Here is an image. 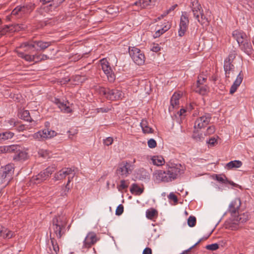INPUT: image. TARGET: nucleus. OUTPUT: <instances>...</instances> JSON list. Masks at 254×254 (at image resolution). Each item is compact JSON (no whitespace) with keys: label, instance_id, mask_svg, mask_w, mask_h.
<instances>
[{"label":"nucleus","instance_id":"nucleus-1","mask_svg":"<svg viewBox=\"0 0 254 254\" xmlns=\"http://www.w3.org/2000/svg\"><path fill=\"white\" fill-rule=\"evenodd\" d=\"M67 219L65 215L60 214L55 216L50 226V240L55 254L59 251V247L55 237L60 239L66 232Z\"/></svg>","mask_w":254,"mask_h":254},{"label":"nucleus","instance_id":"nucleus-2","mask_svg":"<svg viewBox=\"0 0 254 254\" xmlns=\"http://www.w3.org/2000/svg\"><path fill=\"white\" fill-rule=\"evenodd\" d=\"M166 171L158 170L153 173L154 180L157 182H169L176 180L184 173L185 167L172 160L166 164Z\"/></svg>","mask_w":254,"mask_h":254},{"label":"nucleus","instance_id":"nucleus-3","mask_svg":"<svg viewBox=\"0 0 254 254\" xmlns=\"http://www.w3.org/2000/svg\"><path fill=\"white\" fill-rule=\"evenodd\" d=\"M3 153H13V159L16 161H25L28 159L29 155L26 150H25L20 145L13 144L2 146L0 148Z\"/></svg>","mask_w":254,"mask_h":254},{"label":"nucleus","instance_id":"nucleus-4","mask_svg":"<svg viewBox=\"0 0 254 254\" xmlns=\"http://www.w3.org/2000/svg\"><path fill=\"white\" fill-rule=\"evenodd\" d=\"M13 165L8 164L0 168V185H7L10 181L14 173Z\"/></svg>","mask_w":254,"mask_h":254},{"label":"nucleus","instance_id":"nucleus-5","mask_svg":"<svg viewBox=\"0 0 254 254\" xmlns=\"http://www.w3.org/2000/svg\"><path fill=\"white\" fill-rule=\"evenodd\" d=\"M55 170L56 166L55 165L49 166L37 175L33 176L30 179V182L34 184H40L49 178Z\"/></svg>","mask_w":254,"mask_h":254},{"label":"nucleus","instance_id":"nucleus-6","mask_svg":"<svg viewBox=\"0 0 254 254\" xmlns=\"http://www.w3.org/2000/svg\"><path fill=\"white\" fill-rule=\"evenodd\" d=\"M75 174L74 170L72 168H65L55 174L53 179L55 181L61 180L64 179L67 176H68V181L65 188V190H67V191H68L69 190V188L68 187V185L74 177Z\"/></svg>","mask_w":254,"mask_h":254},{"label":"nucleus","instance_id":"nucleus-7","mask_svg":"<svg viewBox=\"0 0 254 254\" xmlns=\"http://www.w3.org/2000/svg\"><path fill=\"white\" fill-rule=\"evenodd\" d=\"M128 53L133 62L137 65H142L145 62V57L140 49L129 47Z\"/></svg>","mask_w":254,"mask_h":254},{"label":"nucleus","instance_id":"nucleus-8","mask_svg":"<svg viewBox=\"0 0 254 254\" xmlns=\"http://www.w3.org/2000/svg\"><path fill=\"white\" fill-rule=\"evenodd\" d=\"M211 115L209 113H204L203 115L197 118L194 123V127L201 129L206 127L210 123Z\"/></svg>","mask_w":254,"mask_h":254},{"label":"nucleus","instance_id":"nucleus-9","mask_svg":"<svg viewBox=\"0 0 254 254\" xmlns=\"http://www.w3.org/2000/svg\"><path fill=\"white\" fill-rule=\"evenodd\" d=\"M100 64L102 67V69L106 75L108 80L111 82H113L115 79V76L113 73L112 69L110 66L108 62L106 59H103L100 60Z\"/></svg>","mask_w":254,"mask_h":254},{"label":"nucleus","instance_id":"nucleus-10","mask_svg":"<svg viewBox=\"0 0 254 254\" xmlns=\"http://www.w3.org/2000/svg\"><path fill=\"white\" fill-rule=\"evenodd\" d=\"M189 23V19L187 12L186 11L182 12L179 25L180 28L178 31L179 36L182 37L185 35L188 29Z\"/></svg>","mask_w":254,"mask_h":254},{"label":"nucleus","instance_id":"nucleus-11","mask_svg":"<svg viewBox=\"0 0 254 254\" xmlns=\"http://www.w3.org/2000/svg\"><path fill=\"white\" fill-rule=\"evenodd\" d=\"M129 166V164L127 162L122 161L119 164L116 173L119 176L126 177L131 172Z\"/></svg>","mask_w":254,"mask_h":254},{"label":"nucleus","instance_id":"nucleus-12","mask_svg":"<svg viewBox=\"0 0 254 254\" xmlns=\"http://www.w3.org/2000/svg\"><path fill=\"white\" fill-rule=\"evenodd\" d=\"M99 239L97 238L95 233L89 232L85 237L83 244V248L89 249L94 245Z\"/></svg>","mask_w":254,"mask_h":254},{"label":"nucleus","instance_id":"nucleus-13","mask_svg":"<svg viewBox=\"0 0 254 254\" xmlns=\"http://www.w3.org/2000/svg\"><path fill=\"white\" fill-rule=\"evenodd\" d=\"M241 205V200L239 198L234 199L229 204L228 212L230 213L233 218L239 214V210Z\"/></svg>","mask_w":254,"mask_h":254},{"label":"nucleus","instance_id":"nucleus-14","mask_svg":"<svg viewBox=\"0 0 254 254\" xmlns=\"http://www.w3.org/2000/svg\"><path fill=\"white\" fill-rule=\"evenodd\" d=\"M190 7L195 19H198V15L203 12V9L198 0H191Z\"/></svg>","mask_w":254,"mask_h":254},{"label":"nucleus","instance_id":"nucleus-15","mask_svg":"<svg viewBox=\"0 0 254 254\" xmlns=\"http://www.w3.org/2000/svg\"><path fill=\"white\" fill-rule=\"evenodd\" d=\"M123 96L124 94L122 91L116 89H109L108 94L106 95V98L114 101L121 99Z\"/></svg>","mask_w":254,"mask_h":254},{"label":"nucleus","instance_id":"nucleus-16","mask_svg":"<svg viewBox=\"0 0 254 254\" xmlns=\"http://www.w3.org/2000/svg\"><path fill=\"white\" fill-rule=\"evenodd\" d=\"M233 36L237 40L239 45L248 40L246 34L241 31L235 30L233 32Z\"/></svg>","mask_w":254,"mask_h":254},{"label":"nucleus","instance_id":"nucleus-17","mask_svg":"<svg viewBox=\"0 0 254 254\" xmlns=\"http://www.w3.org/2000/svg\"><path fill=\"white\" fill-rule=\"evenodd\" d=\"M136 178L140 181H149L150 178V174L143 168L138 169L136 173Z\"/></svg>","mask_w":254,"mask_h":254},{"label":"nucleus","instance_id":"nucleus-18","mask_svg":"<svg viewBox=\"0 0 254 254\" xmlns=\"http://www.w3.org/2000/svg\"><path fill=\"white\" fill-rule=\"evenodd\" d=\"M243 79V74H242V71H241L230 88V94H233L236 91L238 87L242 83Z\"/></svg>","mask_w":254,"mask_h":254},{"label":"nucleus","instance_id":"nucleus-19","mask_svg":"<svg viewBox=\"0 0 254 254\" xmlns=\"http://www.w3.org/2000/svg\"><path fill=\"white\" fill-rule=\"evenodd\" d=\"M53 102L58 106V108L60 109L62 111L66 113L71 112L70 107L67 106L66 104L64 103V102H62L60 99L54 98Z\"/></svg>","mask_w":254,"mask_h":254},{"label":"nucleus","instance_id":"nucleus-20","mask_svg":"<svg viewBox=\"0 0 254 254\" xmlns=\"http://www.w3.org/2000/svg\"><path fill=\"white\" fill-rule=\"evenodd\" d=\"M19 49H22L23 52L32 53L36 50L34 41L23 43L19 46Z\"/></svg>","mask_w":254,"mask_h":254},{"label":"nucleus","instance_id":"nucleus-21","mask_svg":"<svg viewBox=\"0 0 254 254\" xmlns=\"http://www.w3.org/2000/svg\"><path fill=\"white\" fill-rule=\"evenodd\" d=\"M249 219V215L248 213H243L239 214L238 215H236L233 218L234 224H240L246 222Z\"/></svg>","mask_w":254,"mask_h":254},{"label":"nucleus","instance_id":"nucleus-22","mask_svg":"<svg viewBox=\"0 0 254 254\" xmlns=\"http://www.w3.org/2000/svg\"><path fill=\"white\" fill-rule=\"evenodd\" d=\"M241 49L248 55L252 53L253 48L251 42L248 40L239 45Z\"/></svg>","mask_w":254,"mask_h":254},{"label":"nucleus","instance_id":"nucleus-23","mask_svg":"<svg viewBox=\"0 0 254 254\" xmlns=\"http://www.w3.org/2000/svg\"><path fill=\"white\" fill-rule=\"evenodd\" d=\"M36 50L44 51L51 45V42H44L42 41H34Z\"/></svg>","mask_w":254,"mask_h":254},{"label":"nucleus","instance_id":"nucleus-24","mask_svg":"<svg viewBox=\"0 0 254 254\" xmlns=\"http://www.w3.org/2000/svg\"><path fill=\"white\" fill-rule=\"evenodd\" d=\"M233 62L229 61L226 59L224 61V69L226 77L229 78L230 77V71L234 68V65L232 64Z\"/></svg>","mask_w":254,"mask_h":254},{"label":"nucleus","instance_id":"nucleus-25","mask_svg":"<svg viewBox=\"0 0 254 254\" xmlns=\"http://www.w3.org/2000/svg\"><path fill=\"white\" fill-rule=\"evenodd\" d=\"M209 87L206 85H196L194 91L201 95H206L209 92Z\"/></svg>","mask_w":254,"mask_h":254},{"label":"nucleus","instance_id":"nucleus-26","mask_svg":"<svg viewBox=\"0 0 254 254\" xmlns=\"http://www.w3.org/2000/svg\"><path fill=\"white\" fill-rule=\"evenodd\" d=\"M215 179L222 184H229L234 187H235L237 185L233 182L228 180L226 176L224 175H215Z\"/></svg>","mask_w":254,"mask_h":254},{"label":"nucleus","instance_id":"nucleus-27","mask_svg":"<svg viewBox=\"0 0 254 254\" xmlns=\"http://www.w3.org/2000/svg\"><path fill=\"white\" fill-rule=\"evenodd\" d=\"M242 162L240 160L231 161L226 164L225 168L227 170H231L233 168H238L242 166Z\"/></svg>","mask_w":254,"mask_h":254},{"label":"nucleus","instance_id":"nucleus-28","mask_svg":"<svg viewBox=\"0 0 254 254\" xmlns=\"http://www.w3.org/2000/svg\"><path fill=\"white\" fill-rule=\"evenodd\" d=\"M13 236V233L7 230L6 228L0 226V236L4 239H10Z\"/></svg>","mask_w":254,"mask_h":254},{"label":"nucleus","instance_id":"nucleus-29","mask_svg":"<svg viewBox=\"0 0 254 254\" xmlns=\"http://www.w3.org/2000/svg\"><path fill=\"white\" fill-rule=\"evenodd\" d=\"M181 98V94L179 93H175L172 96L170 103L172 108H175L179 104V100Z\"/></svg>","mask_w":254,"mask_h":254},{"label":"nucleus","instance_id":"nucleus-30","mask_svg":"<svg viewBox=\"0 0 254 254\" xmlns=\"http://www.w3.org/2000/svg\"><path fill=\"white\" fill-rule=\"evenodd\" d=\"M151 160L154 165L162 166L165 163L164 159L162 156H154L152 157Z\"/></svg>","mask_w":254,"mask_h":254},{"label":"nucleus","instance_id":"nucleus-31","mask_svg":"<svg viewBox=\"0 0 254 254\" xmlns=\"http://www.w3.org/2000/svg\"><path fill=\"white\" fill-rule=\"evenodd\" d=\"M16 52L19 57L24 59L25 61L29 62H33L34 58L33 55H30L28 54L25 53L23 51H20L19 50H17Z\"/></svg>","mask_w":254,"mask_h":254},{"label":"nucleus","instance_id":"nucleus-32","mask_svg":"<svg viewBox=\"0 0 254 254\" xmlns=\"http://www.w3.org/2000/svg\"><path fill=\"white\" fill-rule=\"evenodd\" d=\"M20 118L25 121L29 122L33 121L28 110L21 111L20 113Z\"/></svg>","mask_w":254,"mask_h":254},{"label":"nucleus","instance_id":"nucleus-33","mask_svg":"<svg viewBox=\"0 0 254 254\" xmlns=\"http://www.w3.org/2000/svg\"><path fill=\"white\" fill-rule=\"evenodd\" d=\"M130 191L132 194L135 193L136 195H140L143 192V189L139 188L136 184H133L130 188Z\"/></svg>","mask_w":254,"mask_h":254},{"label":"nucleus","instance_id":"nucleus-34","mask_svg":"<svg viewBox=\"0 0 254 254\" xmlns=\"http://www.w3.org/2000/svg\"><path fill=\"white\" fill-rule=\"evenodd\" d=\"M14 30H15V25H4V27L2 28V29L0 30V34L1 35H4L7 32H16V31H14Z\"/></svg>","mask_w":254,"mask_h":254},{"label":"nucleus","instance_id":"nucleus-35","mask_svg":"<svg viewBox=\"0 0 254 254\" xmlns=\"http://www.w3.org/2000/svg\"><path fill=\"white\" fill-rule=\"evenodd\" d=\"M26 7L21 6H17L11 12V14L12 15H18L19 13H24L25 12Z\"/></svg>","mask_w":254,"mask_h":254},{"label":"nucleus","instance_id":"nucleus-36","mask_svg":"<svg viewBox=\"0 0 254 254\" xmlns=\"http://www.w3.org/2000/svg\"><path fill=\"white\" fill-rule=\"evenodd\" d=\"M14 136V133L11 131H6L0 134V140H4L11 139Z\"/></svg>","mask_w":254,"mask_h":254},{"label":"nucleus","instance_id":"nucleus-37","mask_svg":"<svg viewBox=\"0 0 254 254\" xmlns=\"http://www.w3.org/2000/svg\"><path fill=\"white\" fill-rule=\"evenodd\" d=\"M43 131L45 133L44 137L45 139L51 138L56 135V132L54 130H49V128L44 129Z\"/></svg>","mask_w":254,"mask_h":254},{"label":"nucleus","instance_id":"nucleus-38","mask_svg":"<svg viewBox=\"0 0 254 254\" xmlns=\"http://www.w3.org/2000/svg\"><path fill=\"white\" fill-rule=\"evenodd\" d=\"M157 215V211L156 209L154 208H150L149 209H147L146 211V217L150 219H152L153 218L155 217V216Z\"/></svg>","mask_w":254,"mask_h":254},{"label":"nucleus","instance_id":"nucleus-39","mask_svg":"<svg viewBox=\"0 0 254 254\" xmlns=\"http://www.w3.org/2000/svg\"><path fill=\"white\" fill-rule=\"evenodd\" d=\"M45 133L43 132V130L38 131V132L35 133L34 134L31 135V136L33 137V138L34 139L37 140H43L45 138L44 137V134Z\"/></svg>","mask_w":254,"mask_h":254},{"label":"nucleus","instance_id":"nucleus-40","mask_svg":"<svg viewBox=\"0 0 254 254\" xmlns=\"http://www.w3.org/2000/svg\"><path fill=\"white\" fill-rule=\"evenodd\" d=\"M192 138L196 141H202L204 139L203 134L202 133H199L196 131L193 132Z\"/></svg>","mask_w":254,"mask_h":254},{"label":"nucleus","instance_id":"nucleus-41","mask_svg":"<svg viewBox=\"0 0 254 254\" xmlns=\"http://www.w3.org/2000/svg\"><path fill=\"white\" fill-rule=\"evenodd\" d=\"M198 22L201 23V24H203V23H205V22H208L207 18L205 17L204 15V14L203 13V11L201 12V14H200L199 15H198V19H196Z\"/></svg>","mask_w":254,"mask_h":254},{"label":"nucleus","instance_id":"nucleus-42","mask_svg":"<svg viewBox=\"0 0 254 254\" xmlns=\"http://www.w3.org/2000/svg\"><path fill=\"white\" fill-rule=\"evenodd\" d=\"M65 0H53L52 3L49 5V7H53L54 9L57 8Z\"/></svg>","mask_w":254,"mask_h":254},{"label":"nucleus","instance_id":"nucleus-43","mask_svg":"<svg viewBox=\"0 0 254 254\" xmlns=\"http://www.w3.org/2000/svg\"><path fill=\"white\" fill-rule=\"evenodd\" d=\"M209 236H208L207 237H206L205 238H202L201 239H200L196 243H195L194 245H193L192 246H191V247H190L189 249H188V250H185L182 253L180 254H190V250L193 249V248H194L197 245H198L203 239L204 240H206L208 237H209Z\"/></svg>","mask_w":254,"mask_h":254},{"label":"nucleus","instance_id":"nucleus-44","mask_svg":"<svg viewBox=\"0 0 254 254\" xmlns=\"http://www.w3.org/2000/svg\"><path fill=\"white\" fill-rule=\"evenodd\" d=\"M196 220L194 216H190L188 220V224L190 227H194L196 224Z\"/></svg>","mask_w":254,"mask_h":254},{"label":"nucleus","instance_id":"nucleus-45","mask_svg":"<svg viewBox=\"0 0 254 254\" xmlns=\"http://www.w3.org/2000/svg\"><path fill=\"white\" fill-rule=\"evenodd\" d=\"M169 26H165L162 29H158L155 33L156 37H157L160 36V35L163 34L164 32L167 31L168 29H169Z\"/></svg>","mask_w":254,"mask_h":254},{"label":"nucleus","instance_id":"nucleus-46","mask_svg":"<svg viewBox=\"0 0 254 254\" xmlns=\"http://www.w3.org/2000/svg\"><path fill=\"white\" fill-rule=\"evenodd\" d=\"M215 131V127L214 126H211L207 127L206 131L204 132V135H209L214 133Z\"/></svg>","mask_w":254,"mask_h":254},{"label":"nucleus","instance_id":"nucleus-47","mask_svg":"<svg viewBox=\"0 0 254 254\" xmlns=\"http://www.w3.org/2000/svg\"><path fill=\"white\" fill-rule=\"evenodd\" d=\"M237 54V52L235 50H232L230 52L228 57L226 59L229 61L233 62Z\"/></svg>","mask_w":254,"mask_h":254},{"label":"nucleus","instance_id":"nucleus-48","mask_svg":"<svg viewBox=\"0 0 254 254\" xmlns=\"http://www.w3.org/2000/svg\"><path fill=\"white\" fill-rule=\"evenodd\" d=\"M151 2V0H138L133 3L134 5H141V4H143V6L148 5Z\"/></svg>","mask_w":254,"mask_h":254},{"label":"nucleus","instance_id":"nucleus-49","mask_svg":"<svg viewBox=\"0 0 254 254\" xmlns=\"http://www.w3.org/2000/svg\"><path fill=\"white\" fill-rule=\"evenodd\" d=\"M205 248L208 250L215 251L219 248V245L216 243H214L211 245H207L205 247Z\"/></svg>","mask_w":254,"mask_h":254},{"label":"nucleus","instance_id":"nucleus-50","mask_svg":"<svg viewBox=\"0 0 254 254\" xmlns=\"http://www.w3.org/2000/svg\"><path fill=\"white\" fill-rule=\"evenodd\" d=\"M120 183L121 184L117 187L119 191L125 190L128 187V185L126 184L125 180H122Z\"/></svg>","mask_w":254,"mask_h":254},{"label":"nucleus","instance_id":"nucleus-51","mask_svg":"<svg viewBox=\"0 0 254 254\" xmlns=\"http://www.w3.org/2000/svg\"><path fill=\"white\" fill-rule=\"evenodd\" d=\"M109 90V88H105L103 87H100L99 88V92L101 95H103L105 96L106 97V95L108 94V91Z\"/></svg>","mask_w":254,"mask_h":254},{"label":"nucleus","instance_id":"nucleus-52","mask_svg":"<svg viewBox=\"0 0 254 254\" xmlns=\"http://www.w3.org/2000/svg\"><path fill=\"white\" fill-rule=\"evenodd\" d=\"M206 77H203L201 75L198 76V79L196 82V85H203V83L206 81Z\"/></svg>","mask_w":254,"mask_h":254},{"label":"nucleus","instance_id":"nucleus-53","mask_svg":"<svg viewBox=\"0 0 254 254\" xmlns=\"http://www.w3.org/2000/svg\"><path fill=\"white\" fill-rule=\"evenodd\" d=\"M147 143H148V147L150 148H154L157 145L156 141L154 139H152V138L150 139L148 141Z\"/></svg>","mask_w":254,"mask_h":254},{"label":"nucleus","instance_id":"nucleus-54","mask_svg":"<svg viewBox=\"0 0 254 254\" xmlns=\"http://www.w3.org/2000/svg\"><path fill=\"white\" fill-rule=\"evenodd\" d=\"M124 211V206L122 204H120L117 207L116 210V214L117 215H121Z\"/></svg>","mask_w":254,"mask_h":254},{"label":"nucleus","instance_id":"nucleus-55","mask_svg":"<svg viewBox=\"0 0 254 254\" xmlns=\"http://www.w3.org/2000/svg\"><path fill=\"white\" fill-rule=\"evenodd\" d=\"M217 142V139L214 137H211L206 141V143L211 146H214Z\"/></svg>","mask_w":254,"mask_h":254},{"label":"nucleus","instance_id":"nucleus-56","mask_svg":"<svg viewBox=\"0 0 254 254\" xmlns=\"http://www.w3.org/2000/svg\"><path fill=\"white\" fill-rule=\"evenodd\" d=\"M113 142V139L112 137H108L104 140L103 143L107 146H109L112 144Z\"/></svg>","mask_w":254,"mask_h":254},{"label":"nucleus","instance_id":"nucleus-57","mask_svg":"<svg viewBox=\"0 0 254 254\" xmlns=\"http://www.w3.org/2000/svg\"><path fill=\"white\" fill-rule=\"evenodd\" d=\"M74 80L78 82H83V81H84L85 80V78L84 76L79 75H77L75 76V77H74Z\"/></svg>","mask_w":254,"mask_h":254},{"label":"nucleus","instance_id":"nucleus-58","mask_svg":"<svg viewBox=\"0 0 254 254\" xmlns=\"http://www.w3.org/2000/svg\"><path fill=\"white\" fill-rule=\"evenodd\" d=\"M142 129L144 133H149L153 132V129L151 127H148V126H145V127H142Z\"/></svg>","mask_w":254,"mask_h":254},{"label":"nucleus","instance_id":"nucleus-59","mask_svg":"<svg viewBox=\"0 0 254 254\" xmlns=\"http://www.w3.org/2000/svg\"><path fill=\"white\" fill-rule=\"evenodd\" d=\"M7 123L9 124L10 126L12 127L16 126L18 124V122H16L14 119H10V120H8Z\"/></svg>","mask_w":254,"mask_h":254},{"label":"nucleus","instance_id":"nucleus-60","mask_svg":"<svg viewBox=\"0 0 254 254\" xmlns=\"http://www.w3.org/2000/svg\"><path fill=\"white\" fill-rule=\"evenodd\" d=\"M160 49H161L160 47L159 46V45L158 44H154L151 49V50L153 52L157 53L158 51H159L160 50Z\"/></svg>","mask_w":254,"mask_h":254},{"label":"nucleus","instance_id":"nucleus-61","mask_svg":"<svg viewBox=\"0 0 254 254\" xmlns=\"http://www.w3.org/2000/svg\"><path fill=\"white\" fill-rule=\"evenodd\" d=\"M25 26L23 24H15V30H14V31H19L21 30H23L25 29Z\"/></svg>","mask_w":254,"mask_h":254},{"label":"nucleus","instance_id":"nucleus-62","mask_svg":"<svg viewBox=\"0 0 254 254\" xmlns=\"http://www.w3.org/2000/svg\"><path fill=\"white\" fill-rule=\"evenodd\" d=\"M97 110L98 113H107L110 110V109L107 107L98 108Z\"/></svg>","mask_w":254,"mask_h":254},{"label":"nucleus","instance_id":"nucleus-63","mask_svg":"<svg viewBox=\"0 0 254 254\" xmlns=\"http://www.w3.org/2000/svg\"><path fill=\"white\" fill-rule=\"evenodd\" d=\"M168 197L170 199L173 200L175 202H178V198L177 196L173 193H170Z\"/></svg>","mask_w":254,"mask_h":254},{"label":"nucleus","instance_id":"nucleus-64","mask_svg":"<svg viewBox=\"0 0 254 254\" xmlns=\"http://www.w3.org/2000/svg\"><path fill=\"white\" fill-rule=\"evenodd\" d=\"M142 254H152V250L149 248H146L143 250Z\"/></svg>","mask_w":254,"mask_h":254}]
</instances>
